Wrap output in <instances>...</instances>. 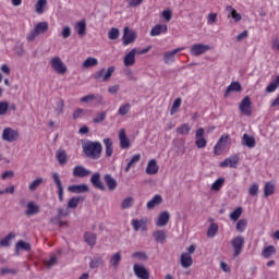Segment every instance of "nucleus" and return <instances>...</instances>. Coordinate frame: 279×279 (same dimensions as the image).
I'll return each mask as SVG.
<instances>
[{"mask_svg": "<svg viewBox=\"0 0 279 279\" xmlns=\"http://www.w3.org/2000/svg\"><path fill=\"white\" fill-rule=\"evenodd\" d=\"M178 134H190L191 126L187 123L182 124L181 126L177 128Z\"/></svg>", "mask_w": 279, "mask_h": 279, "instance_id": "57", "label": "nucleus"}, {"mask_svg": "<svg viewBox=\"0 0 279 279\" xmlns=\"http://www.w3.org/2000/svg\"><path fill=\"white\" fill-rule=\"evenodd\" d=\"M11 178H14V171L12 170L3 172L1 175L2 180H11Z\"/></svg>", "mask_w": 279, "mask_h": 279, "instance_id": "64", "label": "nucleus"}, {"mask_svg": "<svg viewBox=\"0 0 279 279\" xmlns=\"http://www.w3.org/2000/svg\"><path fill=\"white\" fill-rule=\"evenodd\" d=\"M180 51H184V48H177L172 51L165 52L163 53L165 64H173V62H175V54L180 53Z\"/></svg>", "mask_w": 279, "mask_h": 279, "instance_id": "14", "label": "nucleus"}, {"mask_svg": "<svg viewBox=\"0 0 279 279\" xmlns=\"http://www.w3.org/2000/svg\"><path fill=\"white\" fill-rule=\"evenodd\" d=\"M52 179L58 189L59 202H64V186H62V180H60V174L58 172H53Z\"/></svg>", "mask_w": 279, "mask_h": 279, "instance_id": "8", "label": "nucleus"}, {"mask_svg": "<svg viewBox=\"0 0 279 279\" xmlns=\"http://www.w3.org/2000/svg\"><path fill=\"white\" fill-rule=\"evenodd\" d=\"M95 99H97V101H99V104H102L104 96L95 95V94H89V95L83 96L81 98V101H82V104H88V101H95Z\"/></svg>", "mask_w": 279, "mask_h": 279, "instance_id": "26", "label": "nucleus"}, {"mask_svg": "<svg viewBox=\"0 0 279 279\" xmlns=\"http://www.w3.org/2000/svg\"><path fill=\"white\" fill-rule=\"evenodd\" d=\"M76 32H77L78 36H84V34H86V22L85 21H81L76 24Z\"/></svg>", "mask_w": 279, "mask_h": 279, "instance_id": "47", "label": "nucleus"}, {"mask_svg": "<svg viewBox=\"0 0 279 279\" xmlns=\"http://www.w3.org/2000/svg\"><path fill=\"white\" fill-rule=\"evenodd\" d=\"M276 254V247L274 245L267 246L263 252L262 256L263 258H271Z\"/></svg>", "mask_w": 279, "mask_h": 279, "instance_id": "40", "label": "nucleus"}, {"mask_svg": "<svg viewBox=\"0 0 279 279\" xmlns=\"http://www.w3.org/2000/svg\"><path fill=\"white\" fill-rule=\"evenodd\" d=\"M85 243L89 244L90 247L97 244V234L94 232H85L84 234Z\"/></svg>", "mask_w": 279, "mask_h": 279, "instance_id": "31", "label": "nucleus"}, {"mask_svg": "<svg viewBox=\"0 0 279 279\" xmlns=\"http://www.w3.org/2000/svg\"><path fill=\"white\" fill-rule=\"evenodd\" d=\"M40 213V207L36 205L34 202L27 203V210L25 211V215L27 217H32V215H38Z\"/></svg>", "mask_w": 279, "mask_h": 279, "instance_id": "25", "label": "nucleus"}, {"mask_svg": "<svg viewBox=\"0 0 279 279\" xmlns=\"http://www.w3.org/2000/svg\"><path fill=\"white\" fill-rule=\"evenodd\" d=\"M275 186L271 182H267L264 186V197H269V195H274Z\"/></svg>", "mask_w": 279, "mask_h": 279, "instance_id": "45", "label": "nucleus"}, {"mask_svg": "<svg viewBox=\"0 0 279 279\" xmlns=\"http://www.w3.org/2000/svg\"><path fill=\"white\" fill-rule=\"evenodd\" d=\"M211 49L210 45L194 44L190 48V53L194 57L204 56L206 51H210Z\"/></svg>", "mask_w": 279, "mask_h": 279, "instance_id": "6", "label": "nucleus"}, {"mask_svg": "<svg viewBox=\"0 0 279 279\" xmlns=\"http://www.w3.org/2000/svg\"><path fill=\"white\" fill-rule=\"evenodd\" d=\"M111 267L119 269V263H121V253H114L110 258Z\"/></svg>", "mask_w": 279, "mask_h": 279, "instance_id": "39", "label": "nucleus"}, {"mask_svg": "<svg viewBox=\"0 0 279 279\" xmlns=\"http://www.w3.org/2000/svg\"><path fill=\"white\" fill-rule=\"evenodd\" d=\"M231 245L233 247V256L234 258L241 256V252H243V247L245 245V238L242 235H238L232 239Z\"/></svg>", "mask_w": 279, "mask_h": 279, "instance_id": "3", "label": "nucleus"}, {"mask_svg": "<svg viewBox=\"0 0 279 279\" xmlns=\"http://www.w3.org/2000/svg\"><path fill=\"white\" fill-rule=\"evenodd\" d=\"M169 27L167 24H157L150 31V36H160V34H167Z\"/></svg>", "mask_w": 279, "mask_h": 279, "instance_id": "19", "label": "nucleus"}, {"mask_svg": "<svg viewBox=\"0 0 279 279\" xmlns=\"http://www.w3.org/2000/svg\"><path fill=\"white\" fill-rule=\"evenodd\" d=\"M14 233H9L5 238L0 241L1 247H10L11 239H14Z\"/></svg>", "mask_w": 279, "mask_h": 279, "instance_id": "49", "label": "nucleus"}, {"mask_svg": "<svg viewBox=\"0 0 279 279\" xmlns=\"http://www.w3.org/2000/svg\"><path fill=\"white\" fill-rule=\"evenodd\" d=\"M132 206H134V198L132 196L124 198L121 203L122 210H128V208H132Z\"/></svg>", "mask_w": 279, "mask_h": 279, "instance_id": "44", "label": "nucleus"}, {"mask_svg": "<svg viewBox=\"0 0 279 279\" xmlns=\"http://www.w3.org/2000/svg\"><path fill=\"white\" fill-rule=\"evenodd\" d=\"M8 108H10V105L8 101H1L0 102V117H3L8 112Z\"/></svg>", "mask_w": 279, "mask_h": 279, "instance_id": "62", "label": "nucleus"}, {"mask_svg": "<svg viewBox=\"0 0 279 279\" xmlns=\"http://www.w3.org/2000/svg\"><path fill=\"white\" fill-rule=\"evenodd\" d=\"M195 145L198 149H204V147H206V145L208 144V142L206 141V138L204 137V128H199L196 133H195Z\"/></svg>", "mask_w": 279, "mask_h": 279, "instance_id": "10", "label": "nucleus"}, {"mask_svg": "<svg viewBox=\"0 0 279 279\" xmlns=\"http://www.w3.org/2000/svg\"><path fill=\"white\" fill-rule=\"evenodd\" d=\"M16 250H24L25 252H29V250H32V244H29L23 240H20L16 243Z\"/></svg>", "mask_w": 279, "mask_h": 279, "instance_id": "46", "label": "nucleus"}, {"mask_svg": "<svg viewBox=\"0 0 279 279\" xmlns=\"http://www.w3.org/2000/svg\"><path fill=\"white\" fill-rule=\"evenodd\" d=\"M159 169L160 168L158 167L156 159H151L148 161V165L146 167V173H147V175H156V173H158Z\"/></svg>", "mask_w": 279, "mask_h": 279, "instance_id": "20", "label": "nucleus"}, {"mask_svg": "<svg viewBox=\"0 0 279 279\" xmlns=\"http://www.w3.org/2000/svg\"><path fill=\"white\" fill-rule=\"evenodd\" d=\"M238 232H245V229L247 228V220L246 219H240L235 226Z\"/></svg>", "mask_w": 279, "mask_h": 279, "instance_id": "51", "label": "nucleus"}, {"mask_svg": "<svg viewBox=\"0 0 279 279\" xmlns=\"http://www.w3.org/2000/svg\"><path fill=\"white\" fill-rule=\"evenodd\" d=\"M133 271H134L135 276L140 279H149V270H147V268H145V266L135 264L133 266Z\"/></svg>", "mask_w": 279, "mask_h": 279, "instance_id": "12", "label": "nucleus"}, {"mask_svg": "<svg viewBox=\"0 0 279 279\" xmlns=\"http://www.w3.org/2000/svg\"><path fill=\"white\" fill-rule=\"evenodd\" d=\"M106 117H108V113L106 111L97 113L93 121L94 123H102V121H106Z\"/></svg>", "mask_w": 279, "mask_h": 279, "instance_id": "50", "label": "nucleus"}, {"mask_svg": "<svg viewBox=\"0 0 279 279\" xmlns=\"http://www.w3.org/2000/svg\"><path fill=\"white\" fill-rule=\"evenodd\" d=\"M102 142L105 145V154L107 158H110V156H112V154L114 153V147L112 146L113 142L110 137L102 140Z\"/></svg>", "mask_w": 279, "mask_h": 279, "instance_id": "22", "label": "nucleus"}, {"mask_svg": "<svg viewBox=\"0 0 279 279\" xmlns=\"http://www.w3.org/2000/svg\"><path fill=\"white\" fill-rule=\"evenodd\" d=\"M248 195L252 197H256L258 195V183H253L248 189Z\"/></svg>", "mask_w": 279, "mask_h": 279, "instance_id": "59", "label": "nucleus"}, {"mask_svg": "<svg viewBox=\"0 0 279 279\" xmlns=\"http://www.w3.org/2000/svg\"><path fill=\"white\" fill-rule=\"evenodd\" d=\"M153 238L156 241V243H165V241H167V231L157 230L153 233Z\"/></svg>", "mask_w": 279, "mask_h": 279, "instance_id": "28", "label": "nucleus"}, {"mask_svg": "<svg viewBox=\"0 0 279 279\" xmlns=\"http://www.w3.org/2000/svg\"><path fill=\"white\" fill-rule=\"evenodd\" d=\"M242 214L243 209L241 207H238L230 214V219H232V221H236L239 220V217H241Z\"/></svg>", "mask_w": 279, "mask_h": 279, "instance_id": "55", "label": "nucleus"}, {"mask_svg": "<svg viewBox=\"0 0 279 279\" xmlns=\"http://www.w3.org/2000/svg\"><path fill=\"white\" fill-rule=\"evenodd\" d=\"M227 12H229V16H232V19H234L235 23H239V21H241V14H239L236 10L232 8V5L227 7Z\"/></svg>", "mask_w": 279, "mask_h": 279, "instance_id": "41", "label": "nucleus"}, {"mask_svg": "<svg viewBox=\"0 0 279 279\" xmlns=\"http://www.w3.org/2000/svg\"><path fill=\"white\" fill-rule=\"evenodd\" d=\"M92 173L93 172L84 166H75L72 171L74 178H88Z\"/></svg>", "mask_w": 279, "mask_h": 279, "instance_id": "13", "label": "nucleus"}, {"mask_svg": "<svg viewBox=\"0 0 279 279\" xmlns=\"http://www.w3.org/2000/svg\"><path fill=\"white\" fill-rule=\"evenodd\" d=\"M130 108H131L130 104L121 105L118 110V114H120L121 117H125V114H128V112H130Z\"/></svg>", "mask_w": 279, "mask_h": 279, "instance_id": "54", "label": "nucleus"}, {"mask_svg": "<svg viewBox=\"0 0 279 279\" xmlns=\"http://www.w3.org/2000/svg\"><path fill=\"white\" fill-rule=\"evenodd\" d=\"M193 265V257L189 253L181 254V267L189 269Z\"/></svg>", "mask_w": 279, "mask_h": 279, "instance_id": "24", "label": "nucleus"}, {"mask_svg": "<svg viewBox=\"0 0 279 279\" xmlns=\"http://www.w3.org/2000/svg\"><path fill=\"white\" fill-rule=\"evenodd\" d=\"M47 29H49V24L47 22H39L34 27L35 33H37L39 36L40 34H45Z\"/></svg>", "mask_w": 279, "mask_h": 279, "instance_id": "35", "label": "nucleus"}, {"mask_svg": "<svg viewBox=\"0 0 279 279\" xmlns=\"http://www.w3.org/2000/svg\"><path fill=\"white\" fill-rule=\"evenodd\" d=\"M119 142H120L121 149H130V140L128 138V135L125 134V129L120 130Z\"/></svg>", "mask_w": 279, "mask_h": 279, "instance_id": "16", "label": "nucleus"}, {"mask_svg": "<svg viewBox=\"0 0 279 279\" xmlns=\"http://www.w3.org/2000/svg\"><path fill=\"white\" fill-rule=\"evenodd\" d=\"M90 182L94 189H98V191H106V185L101 182V174L96 172L92 175Z\"/></svg>", "mask_w": 279, "mask_h": 279, "instance_id": "15", "label": "nucleus"}, {"mask_svg": "<svg viewBox=\"0 0 279 279\" xmlns=\"http://www.w3.org/2000/svg\"><path fill=\"white\" fill-rule=\"evenodd\" d=\"M99 64V61L96 58L89 57L83 62L84 69H90V66H97Z\"/></svg>", "mask_w": 279, "mask_h": 279, "instance_id": "43", "label": "nucleus"}, {"mask_svg": "<svg viewBox=\"0 0 279 279\" xmlns=\"http://www.w3.org/2000/svg\"><path fill=\"white\" fill-rule=\"evenodd\" d=\"M57 263H58V257L56 255H51L50 259L47 260L45 265L46 267H48V269H51V267L56 266Z\"/></svg>", "mask_w": 279, "mask_h": 279, "instance_id": "60", "label": "nucleus"}, {"mask_svg": "<svg viewBox=\"0 0 279 279\" xmlns=\"http://www.w3.org/2000/svg\"><path fill=\"white\" fill-rule=\"evenodd\" d=\"M56 159L58 160L59 165H66V162H69V157L66 156V150H64V149L57 150Z\"/></svg>", "mask_w": 279, "mask_h": 279, "instance_id": "29", "label": "nucleus"}, {"mask_svg": "<svg viewBox=\"0 0 279 279\" xmlns=\"http://www.w3.org/2000/svg\"><path fill=\"white\" fill-rule=\"evenodd\" d=\"M56 112L57 114H62V112H64V100L57 101Z\"/></svg>", "mask_w": 279, "mask_h": 279, "instance_id": "63", "label": "nucleus"}, {"mask_svg": "<svg viewBox=\"0 0 279 279\" xmlns=\"http://www.w3.org/2000/svg\"><path fill=\"white\" fill-rule=\"evenodd\" d=\"M43 182H44L43 178H37L29 184V186H28L29 191H32V192L36 191V189H38V186H40V184H43Z\"/></svg>", "mask_w": 279, "mask_h": 279, "instance_id": "53", "label": "nucleus"}, {"mask_svg": "<svg viewBox=\"0 0 279 279\" xmlns=\"http://www.w3.org/2000/svg\"><path fill=\"white\" fill-rule=\"evenodd\" d=\"M239 166V156L238 155H232L229 158H226L222 162H220V167L222 169H226L229 167L230 169H236Z\"/></svg>", "mask_w": 279, "mask_h": 279, "instance_id": "9", "label": "nucleus"}, {"mask_svg": "<svg viewBox=\"0 0 279 279\" xmlns=\"http://www.w3.org/2000/svg\"><path fill=\"white\" fill-rule=\"evenodd\" d=\"M160 204H162V196H160L159 194H156L150 201H148L146 207L148 208V210H151Z\"/></svg>", "mask_w": 279, "mask_h": 279, "instance_id": "27", "label": "nucleus"}, {"mask_svg": "<svg viewBox=\"0 0 279 279\" xmlns=\"http://www.w3.org/2000/svg\"><path fill=\"white\" fill-rule=\"evenodd\" d=\"M217 232H219V225L218 223H215L213 222L209 228H208V231H207V236L209 239H213L217 235Z\"/></svg>", "mask_w": 279, "mask_h": 279, "instance_id": "38", "label": "nucleus"}, {"mask_svg": "<svg viewBox=\"0 0 279 279\" xmlns=\"http://www.w3.org/2000/svg\"><path fill=\"white\" fill-rule=\"evenodd\" d=\"M50 64L53 71H56V73H59L60 75H64V73H66L68 71L66 65L64 64V62H62V59H60V57H53L50 60Z\"/></svg>", "mask_w": 279, "mask_h": 279, "instance_id": "5", "label": "nucleus"}, {"mask_svg": "<svg viewBox=\"0 0 279 279\" xmlns=\"http://www.w3.org/2000/svg\"><path fill=\"white\" fill-rule=\"evenodd\" d=\"M228 141H230V135H222L219 141L217 142V144L214 147V153L217 155V150L218 149H223V147H226V143H228Z\"/></svg>", "mask_w": 279, "mask_h": 279, "instance_id": "32", "label": "nucleus"}, {"mask_svg": "<svg viewBox=\"0 0 279 279\" xmlns=\"http://www.w3.org/2000/svg\"><path fill=\"white\" fill-rule=\"evenodd\" d=\"M19 136H21L19 130H14L10 126L4 128L2 131V141H5V143H15V141H19Z\"/></svg>", "mask_w": 279, "mask_h": 279, "instance_id": "2", "label": "nucleus"}, {"mask_svg": "<svg viewBox=\"0 0 279 279\" xmlns=\"http://www.w3.org/2000/svg\"><path fill=\"white\" fill-rule=\"evenodd\" d=\"M132 258H137V260H147V253L146 252H135L132 254Z\"/></svg>", "mask_w": 279, "mask_h": 279, "instance_id": "58", "label": "nucleus"}, {"mask_svg": "<svg viewBox=\"0 0 279 279\" xmlns=\"http://www.w3.org/2000/svg\"><path fill=\"white\" fill-rule=\"evenodd\" d=\"M137 162H141V154H136L132 156V158L130 159V161L128 162L124 169L125 173H130V170L132 169V167H134V165H136Z\"/></svg>", "mask_w": 279, "mask_h": 279, "instance_id": "33", "label": "nucleus"}, {"mask_svg": "<svg viewBox=\"0 0 279 279\" xmlns=\"http://www.w3.org/2000/svg\"><path fill=\"white\" fill-rule=\"evenodd\" d=\"M239 110L242 114H245V117H252V99L250 96H246L241 100Z\"/></svg>", "mask_w": 279, "mask_h": 279, "instance_id": "7", "label": "nucleus"}, {"mask_svg": "<svg viewBox=\"0 0 279 279\" xmlns=\"http://www.w3.org/2000/svg\"><path fill=\"white\" fill-rule=\"evenodd\" d=\"M169 219H171V215H169V211H162L159 215L156 226H158V228H165V226L169 223Z\"/></svg>", "mask_w": 279, "mask_h": 279, "instance_id": "21", "label": "nucleus"}, {"mask_svg": "<svg viewBox=\"0 0 279 279\" xmlns=\"http://www.w3.org/2000/svg\"><path fill=\"white\" fill-rule=\"evenodd\" d=\"M116 68L109 66L106 71V69L98 70L94 74V80H102V82H108L112 77V73H114Z\"/></svg>", "mask_w": 279, "mask_h": 279, "instance_id": "4", "label": "nucleus"}, {"mask_svg": "<svg viewBox=\"0 0 279 279\" xmlns=\"http://www.w3.org/2000/svg\"><path fill=\"white\" fill-rule=\"evenodd\" d=\"M225 182H226V179H223V178H220V179L216 180L211 184V191H221V186H223Z\"/></svg>", "mask_w": 279, "mask_h": 279, "instance_id": "48", "label": "nucleus"}, {"mask_svg": "<svg viewBox=\"0 0 279 279\" xmlns=\"http://www.w3.org/2000/svg\"><path fill=\"white\" fill-rule=\"evenodd\" d=\"M136 62V48H133L125 57H124V66H134Z\"/></svg>", "mask_w": 279, "mask_h": 279, "instance_id": "18", "label": "nucleus"}, {"mask_svg": "<svg viewBox=\"0 0 279 279\" xmlns=\"http://www.w3.org/2000/svg\"><path fill=\"white\" fill-rule=\"evenodd\" d=\"M242 144L248 147L250 149H253V147H256V140L253 136H250L245 133L242 137Z\"/></svg>", "mask_w": 279, "mask_h": 279, "instance_id": "30", "label": "nucleus"}, {"mask_svg": "<svg viewBox=\"0 0 279 279\" xmlns=\"http://www.w3.org/2000/svg\"><path fill=\"white\" fill-rule=\"evenodd\" d=\"M122 39L124 47H128V45H132L136 40V33L130 31V27L126 26L124 27Z\"/></svg>", "mask_w": 279, "mask_h": 279, "instance_id": "11", "label": "nucleus"}, {"mask_svg": "<svg viewBox=\"0 0 279 279\" xmlns=\"http://www.w3.org/2000/svg\"><path fill=\"white\" fill-rule=\"evenodd\" d=\"M243 90V87L241 86V83L239 82H232L225 93V98H228L230 96V93H241Z\"/></svg>", "mask_w": 279, "mask_h": 279, "instance_id": "17", "label": "nucleus"}, {"mask_svg": "<svg viewBox=\"0 0 279 279\" xmlns=\"http://www.w3.org/2000/svg\"><path fill=\"white\" fill-rule=\"evenodd\" d=\"M109 40H117L119 38V28L112 27L108 33Z\"/></svg>", "mask_w": 279, "mask_h": 279, "instance_id": "56", "label": "nucleus"}, {"mask_svg": "<svg viewBox=\"0 0 279 279\" xmlns=\"http://www.w3.org/2000/svg\"><path fill=\"white\" fill-rule=\"evenodd\" d=\"M180 106H182V98H177L174 100V102L172 104L170 113L173 114L175 112V110H178V108H180Z\"/></svg>", "mask_w": 279, "mask_h": 279, "instance_id": "61", "label": "nucleus"}, {"mask_svg": "<svg viewBox=\"0 0 279 279\" xmlns=\"http://www.w3.org/2000/svg\"><path fill=\"white\" fill-rule=\"evenodd\" d=\"M68 191L70 193H77V194H80V193H88L89 187L86 184L70 185L68 187Z\"/></svg>", "mask_w": 279, "mask_h": 279, "instance_id": "23", "label": "nucleus"}, {"mask_svg": "<svg viewBox=\"0 0 279 279\" xmlns=\"http://www.w3.org/2000/svg\"><path fill=\"white\" fill-rule=\"evenodd\" d=\"M131 226L133 227V230H135V232H138L141 228L145 226V221L133 219Z\"/></svg>", "mask_w": 279, "mask_h": 279, "instance_id": "52", "label": "nucleus"}, {"mask_svg": "<svg viewBox=\"0 0 279 279\" xmlns=\"http://www.w3.org/2000/svg\"><path fill=\"white\" fill-rule=\"evenodd\" d=\"M104 181L106 182L109 191H114V189H117V180H114L111 174H106L104 177Z\"/></svg>", "mask_w": 279, "mask_h": 279, "instance_id": "34", "label": "nucleus"}, {"mask_svg": "<svg viewBox=\"0 0 279 279\" xmlns=\"http://www.w3.org/2000/svg\"><path fill=\"white\" fill-rule=\"evenodd\" d=\"M101 265H104V257L101 256L94 257L89 263L90 269H97L98 267H101Z\"/></svg>", "mask_w": 279, "mask_h": 279, "instance_id": "37", "label": "nucleus"}, {"mask_svg": "<svg viewBox=\"0 0 279 279\" xmlns=\"http://www.w3.org/2000/svg\"><path fill=\"white\" fill-rule=\"evenodd\" d=\"M80 202H84V197L82 196L72 197L68 202V208H77V206H80Z\"/></svg>", "mask_w": 279, "mask_h": 279, "instance_id": "42", "label": "nucleus"}, {"mask_svg": "<svg viewBox=\"0 0 279 279\" xmlns=\"http://www.w3.org/2000/svg\"><path fill=\"white\" fill-rule=\"evenodd\" d=\"M83 151L86 158H90L92 160H99L101 158V151H104V146L99 142H87L83 145Z\"/></svg>", "mask_w": 279, "mask_h": 279, "instance_id": "1", "label": "nucleus"}, {"mask_svg": "<svg viewBox=\"0 0 279 279\" xmlns=\"http://www.w3.org/2000/svg\"><path fill=\"white\" fill-rule=\"evenodd\" d=\"M45 8H47V0H37L35 4V12L37 14H44Z\"/></svg>", "mask_w": 279, "mask_h": 279, "instance_id": "36", "label": "nucleus"}]
</instances>
